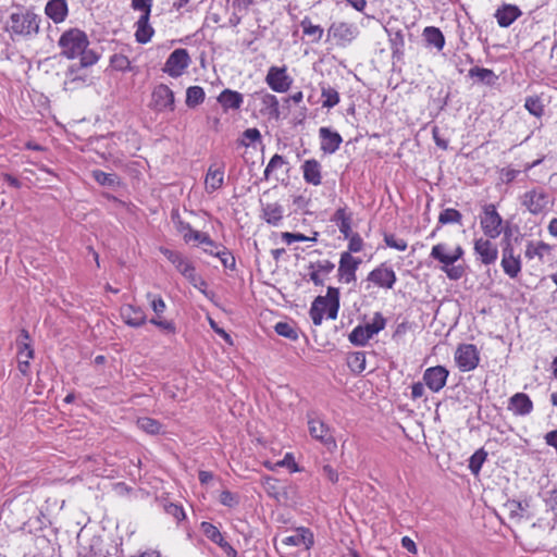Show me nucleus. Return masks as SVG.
<instances>
[{
    "label": "nucleus",
    "instance_id": "nucleus-1",
    "mask_svg": "<svg viewBox=\"0 0 557 557\" xmlns=\"http://www.w3.org/2000/svg\"><path fill=\"white\" fill-rule=\"evenodd\" d=\"M13 11L4 25V30L12 36H20L23 38H30L39 33L41 18L33 10L26 9L23 5H14Z\"/></svg>",
    "mask_w": 557,
    "mask_h": 557
},
{
    "label": "nucleus",
    "instance_id": "nucleus-2",
    "mask_svg": "<svg viewBox=\"0 0 557 557\" xmlns=\"http://www.w3.org/2000/svg\"><path fill=\"white\" fill-rule=\"evenodd\" d=\"M89 41L87 35L77 28L64 32L60 39L59 46L62 51L61 54L67 59H75L88 47Z\"/></svg>",
    "mask_w": 557,
    "mask_h": 557
},
{
    "label": "nucleus",
    "instance_id": "nucleus-3",
    "mask_svg": "<svg viewBox=\"0 0 557 557\" xmlns=\"http://www.w3.org/2000/svg\"><path fill=\"white\" fill-rule=\"evenodd\" d=\"M385 325V318L381 312H375L371 323L358 325L351 331L348 336L349 342L355 346L363 347L375 334L384 330Z\"/></svg>",
    "mask_w": 557,
    "mask_h": 557
},
{
    "label": "nucleus",
    "instance_id": "nucleus-4",
    "mask_svg": "<svg viewBox=\"0 0 557 557\" xmlns=\"http://www.w3.org/2000/svg\"><path fill=\"white\" fill-rule=\"evenodd\" d=\"M308 428L310 435L323 444L329 451L333 453L337 448L332 430L322 420L308 414Z\"/></svg>",
    "mask_w": 557,
    "mask_h": 557
},
{
    "label": "nucleus",
    "instance_id": "nucleus-5",
    "mask_svg": "<svg viewBox=\"0 0 557 557\" xmlns=\"http://www.w3.org/2000/svg\"><path fill=\"white\" fill-rule=\"evenodd\" d=\"M455 361L462 372L474 370L480 361V352L473 344H461L455 352Z\"/></svg>",
    "mask_w": 557,
    "mask_h": 557
},
{
    "label": "nucleus",
    "instance_id": "nucleus-6",
    "mask_svg": "<svg viewBox=\"0 0 557 557\" xmlns=\"http://www.w3.org/2000/svg\"><path fill=\"white\" fill-rule=\"evenodd\" d=\"M191 63L188 51L184 48L175 49L166 59L163 72L171 77H180Z\"/></svg>",
    "mask_w": 557,
    "mask_h": 557
},
{
    "label": "nucleus",
    "instance_id": "nucleus-7",
    "mask_svg": "<svg viewBox=\"0 0 557 557\" xmlns=\"http://www.w3.org/2000/svg\"><path fill=\"white\" fill-rule=\"evenodd\" d=\"M265 83L275 92H286L293 84V78L287 74L286 66H271Z\"/></svg>",
    "mask_w": 557,
    "mask_h": 557
},
{
    "label": "nucleus",
    "instance_id": "nucleus-8",
    "mask_svg": "<svg viewBox=\"0 0 557 557\" xmlns=\"http://www.w3.org/2000/svg\"><path fill=\"white\" fill-rule=\"evenodd\" d=\"M503 219L496 211L494 205H486L484 207V215L481 218V227L483 233L490 238H496L500 234V225Z\"/></svg>",
    "mask_w": 557,
    "mask_h": 557
},
{
    "label": "nucleus",
    "instance_id": "nucleus-9",
    "mask_svg": "<svg viewBox=\"0 0 557 557\" xmlns=\"http://www.w3.org/2000/svg\"><path fill=\"white\" fill-rule=\"evenodd\" d=\"M151 108L158 112L174 110V92L169 86L160 84L154 87L151 95Z\"/></svg>",
    "mask_w": 557,
    "mask_h": 557
},
{
    "label": "nucleus",
    "instance_id": "nucleus-10",
    "mask_svg": "<svg viewBox=\"0 0 557 557\" xmlns=\"http://www.w3.org/2000/svg\"><path fill=\"white\" fill-rule=\"evenodd\" d=\"M522 206L532 214L542 213L548 206L549 197L544 190L532 189L523 194Z\"/></svg>",
    "mask_w": 557,
    "mask_h": 557
},
{
    "label": "nucleus",
    "instance_id": "nucleus-11",
    "mask_svg": "<svg viewBox=\"0 0 557 557\" xmlns=\"http://www.w3.org/2000/svg\"><path fill=\"white\" fill-rule=\"evenodd\" d=\"M448 370L443 366L428 368L423 373V382L433 393L440 392L446 384Z\"/></svg>",
    "mask_w": 557,
    "mask_h": 557
},
{
    "label": "nucleus",
    "instance_id": "nucleus-12",
    "mask_svg": "<svg viewBox=\"0 0 557 557\" xmlns=\"http://www.w3.org/2000/svg\"><path fill=\"white\" fill-rule=\"evenodd\" d=\"M361 264V259L352 257L349 252H342L338 265V278L345 283L356 281V271Z\"/></svg>",
    "mask_w": 557,
    "mask_h": 557
},
{
    "label": "nucleus",
    "instance_id": "nucleus-13",
    "mask_svg": "<svg viewBox=\"0 0 557 557\" xmlns=\"http://www.w3.org/2000/svg\"><path fill=\"white\" fill-rule=\"evenodd\" d=\"M367 280L379 287L391 289L396 283L397 276L392 268H387L385 263H382L368 274Z\"/></svg>",
    "mask_w": 557,
    "mask_h": 557
},
{
    "label": "nucleus",
    "instance_id": "nucleus-14",
    "mask_svg": "<svg viewBox=\"0 0 557 557\" xmlns=\"http://www.w3.org/2000/svg\"><path fill=\"white\" fill-rule=\"evenodd\" d=\"M314 544L313 533L305 527L297 528L295 534L285 536L281 541L282 546H304L306 549H310Z\"/></svg>",
    "mask_w": 557,
    "mask_h": 557
},
{
    "label": "nucleus",
    "instance_id": "nucleus-15",
    "mask_svg": "<svg viewBox=\"0 0 557 557\" xmlns=\"http://www.w3.org/2000/svg\"><path fill=\"white\" fill-rule=\"evenodd\" d=\"M474 252L484 264H492L497 260L498 249L491 240L483 237L474 240Z\"/></svg>",
    "mask_w": 557,
    "mask_h": 557
},
{
    "label": "nucleus",
    "instance_id": "nucleus-16",
    "mask_svg": "<svg viewBox=\"0 0 557 557\" xmlns=\"http://www.w3.org/2000/svg\"><path fill=\"white\" fill-rule=\"evenodd\" d=\"M319 137L321 139L320 149L326 154L336 152L343 143V138L339 133L332 131L329 127H321L319 129Z\"/></svg>",
    "mask_w": 557,
    "mask_h": 557
},
{
    "label": "nucleus",
    "instance_id": "nucleus-17",
    "mask_svg": "<svg viewBox=\"0 0 557 557\" xmlns=\"http://www.w3.org/2000/svg\"><path fill=\"white\" fill-rule=\"evenodd\" d=\"M304 181L312 186L322 184V165L315 159H308L301 164Z\"/></svg>",
    "mask_w": 557,
    "mask_h": 557
},
{
    "label": "nucleus",
    "instance_id": "nucleus-18",
    "mask_svg": "<svg viewBox=\"0 0 557 557\" xmlns=\"http://www.w3.org/2000/svg\"><path fill=\"white\" fill-rule=\"evenodd\" d=\"M500 264L504 272L511 278L517 277L521 271L520 257L513 256V248L510 246V244H508L503 249V258Z\"/></svg>",
    "mask_w": 557,
    "mask_h": 557
},
{
    "label": "nucleus",
    "instance_id": "nucleus-19",
    "mask_svg": "<svg viewBox=\"0 0 557 557\" xmlns=\"http://www.w3.org/2000/svg\"><path fill=\"white\" fill-rule=\"evenodd\" d=\"M121 317L127 325L132 327H139L147 321L145 311L137 306L124 305L121 307Z\"/></svg>",
    "mask_w": 557,
    "mask_h": 557
},
{
    "label": "nucleus",
    "instance_id": "nucleus-20",
    "mask_svg": "<svg viewBox=\"0 0 557 557\" xmlns=\"http://www.w3.org/2000/svg\"><path fill=\"white\" fill-rule=\"evenodd\" d=\"M508 409L516 416H528L533 410V403L524 393H516L509 398Z\"/></svg>",
    "mask_w": 557,
    "mask_h": 557
},
{
    "label": "nucleus",
    "instance_id": "nucleus-21",
    "mask_svg": "<svg viewBox=\"0 0 557 557\" xmlns=\"http://www.w3.org/2000/svg\"><path fill=\"white\" fill-rule=\"evenodd\" d=\"M329 34H331L338 41L349 42L357 36L358 30L354 24L338 22L331 25Z\"/></svg>",
    "mask_w": 557,
    "mask_h": 557
},
{
    "label": "nucleus",
    "instance_id": "nucleus-22",
    "mask_svg": "<svg viewBox=\"0 0 557 557\" xmlns=\"http://www.w3.org/2000/svg\"><path fill=\"white\" fill-rule=\"evenodd\" d=\"M161 252L172 264H174L176 270L184 277H186V275L195 269L193 263L178 251H174V250H171L168 248H162Z\"/></svg>",
    "mask_w": 557,
    "mask_h": 557
},
{
    "label": "nucleus",
    "instance_id": "nucleus-23",
    "mask_svg": "<svg viewBox=\"0 0 557 557\" xmlns=\"http://www.w3.org/2000/svg\"><path fill=\"white\" fill-rule=\"evenodd\" d=\"M205 183L209 193L220 189L224 184V163L212 164L208 169Z\"/></svg>",
    "mask_w": 557,
    "mask_h": 557
},
{
    "label": "nucleus",
    "instance_id": "nucleus-24",
    "mask_svg": "<svg viewBox=\"0 0 557 557\" xmlns=\"http://www.w3.org/2000/svg\"><path fill=\"white\" fill-rule=\"evenodd\" d=\"M389 37V46L392 50V58L396 61H401L405 54V35L401 29L394 30L386 28Z\"/></svg>",
    "mask_w": 557,
    "mask_h": 557
},
{
    "label": "nucleus",
    "instance_id": "nucleus-25",
    "mask_svg": "<svg viewBox=\"0 0 557 557\" xmlns=\"http://www.w3.org/2000/svg\"><path fill=\"white\" fill-rule=\"evenodd\" d=\"M521 14L517 5L504 4L496 10L495 17L500 27H509Z\"/></svg>",
    "mask_w": 557,
    "mask_h": 557
},
{
    "label": "nucleus",
    "instance_id": "nucleus-26",
    "mask_svg": "<svg viewBox=\"0 0 557 557\" xmlns=\"http://www.w3.org/2000/svg\"><path fill=\"white\" fill-rule=\"evenodd\" d=\"M219 103L224 111L237 110L242 107L244 99L243 95L232 89H224L218 97Z\"/></svg>",
    "mask_w": 557,
    "mask_h": 557
},
{
    "label": "nucleus",
    "instance_id": "nucleus-27",
    "mask_svg": "<svg viewBox=\"0 0 557 557\" xmlns=\"http://www.w3.org/2000/svg\"><path fill=\"white\" fill-rule=\"evenodd\" d=\"M45 12L54 23H61L67 15V3L65 0H50L46 4Z\"/></svg>",
    "mask_w": 557,
    "mask_h": 557
},
{
    "label": "nucleus",
    "instance_id": "nucleus-28",
    "mask_svg": "<svg viewBox=\"0 0 557 557\" xmlns=\"http://www.w3.org/2000/svg\"><path fill=\"white\" fill-rule=\"evenodd\" d=\"M149 18L150 17L139 16V18L137 20V22L135 24V26H136L135 39L138 44L145 45V44L149 42L154 34V29L150 25Z\"/></svg>",
    "mask_w": 557,
    "mask_h": 557
},
{
    "label": "nucleus",
    "instance_id": "nucleus-29",
    "mask_svg": "<svg viewBox=\"0 0 557 557\" xmlns=\"http://www.w3.org/2000/svg\"><path fill=\"white\" fill-rule=\"evenodd\" d=\"M329 292L326 296H318L310 308L309 314L314 325H321L323 320V314L326 312L329 307Z\"/></svg>",
    "mask_w": 557,
    "mask_h": 557
},
{
    "label": "nucleus",
    "instance_id": "nucleus-30",
    "mask_svg": "<svg viewBox=\"0 0 557 557\" xmlns=\"http://www.w3.org/2000/svg\"><path fill=\"white\" fill-rule=\"evenodd\" d=\"M468 76L470 78H475L478 83L486 86H493L498 81V76L494 73V71L480 66L471 67L469 70Z\"/></svg>",
    "mask_w": 557,
    "mask_h": 557
},
{
    "label": "nucleus",
    "instance_id": "nucleus-31",
    "mask_svg": "<svg viewBox=\"0 0 557 557\" xmlns=\"http://www.w3.org/2000/svg\"><path fill=\"white\" fill-rule=\"evenodd\" d=\"M283 213L284 209L277 202L267 203L262 207V218L268 224L273 226L280 224L283 219Z\"/></svg>",
    "mask_w": 557,
    "mask_h": 557
},
{
    "label": "nucleus",
    "instance_id": "nucleus-32",
    "mask_svg": "<svg viewBox=\"0 0 557 557\" xmlns=\"http://www.w3.org/2000/svg\"><path fill=\"white\" fill-rule=\"evenodd\" d=\"M423 37L429 46L435 47L438 51H441L445 46V37L437 27H425L423 30Z\"/></svg>",
    "mask_w": 557,
    "mask_h": 557
},
{
    "label": "nucleus",
    "instance_id": "nucleus-33",
    "mask_svg": "<svg viewBox=\"0 0 557 557\" xmlns=\"http://www.w3.org/2000/svg\"><path fill=\"white\" fill-rule=\"evenodd\" d=\"M300 26L304 35L310 37L312 42H319L321 40L324 33L323 28L320 25H313L308 16L301 20Z\"/></svg>",
    "mask_w": 557,
    "mask_h": 557
},
{
    "label": "nucleus",
    "instance_id": "nucleus-34",
    "mask_svg": "<svg viewBox=\"0 0 557 557\" xmlns=\"http://www.w3.org/2000/svg\"><path fill=\"white\" fill-rule=\"evenodd\" d=\"M205 90L200 86H190L186 90V106L189 108H195L203 102L205 100Z\"/></svg>",
    "mask_w": 557,
    "mask_h": 557
},
{
    "label": "nucleus",
    "instance_id": "nucleus-35",
    "mask_svg": "<svg viewBox=\"0 0 557 557\" xmlns=\"http://www.w3.org/2000/svg\"><path fill=\"white\" fill-rule=\"evenodd\" d=\"M430 256L443 263L444 267L454 264V258H451V253H447V247L445 244H437L433 246Z\"/></svg>",
    "mask_w": 557,
    "mask_h": 557
},
{
    "label": "nucleus",
    "instance_id": "nucleus-36",
    "mask_svg": "<svg viewBox=\"0 0 557 557\" xmlns=\"http://www.w3.org/2000/svg\"><path fill=\"white\" fill-rule=\"evenodd\" d=\"M321 97H322V107L331 109L338 104L339 102V94L338 91L331 86H322L321 88Z\"/></svg>",
    "mask_w": 557,
    "mask_h": 557
},
{
    "label": "nucleus",
    "instance_id": "nucleus-37",
    "mask_svg": "<svg viewBox=\"0 0 557 557\" xmlns=\"http://www.w3.org/2000/svg\"><path fill=\"white\" fill-rule=\"evenodd\" d=\"M329 307L326 310L327 318L335 320L339 310V290L336 287H329Z\"/></svg>",
    "mask_w": 557,
    "mask_h": 557
},
{
    "label": "nucleus",
    "instance_id": "nucleus-38",
    "mask_svg": "<svg viewBox=\"0 0 557 557\" xmlns=\"http://www.w3.org/2000/svg\"><path fill=\"white\" fill-rule=\"evenodd\" d=\"M92 177L102 186L114 187L120 184L119 176L115 173H106L101 170H95L92 171Z\"/></svg>",
    "mask_w": 557,
    "mask_h": 557
},
{
    "label": "nucleus",
    "instance_id": "nucleus-39",
    "mask_svg": "<svg viewBox=\"0 0 557 557\" xmlns=\"http://www.w3.org/2000/svg\"><path fill=\"white\" fill-rule=\"evenodd\" d=\"M262 104L264 106V109L267 111V113L275 119V120H278L280 119V103H278V100L277 98L272 95V94H265L263 97H262Z\"/></svg>",
    "mask_w": 557,
    "mask_h": 557
},
{
    "label": "nucleus",
    "instance_id": "nucleus-40",
    "mask_svg": "<svg viewBox=\"0 0 557 557\" xmlns=\"http://www.w3.org/2000/svg\"><path fill=\"white\" fill-rule=\"evenodd\" d=\"M461 221L462 214L454 208L444 209L438 215V224L441 225L461 224Z\"/></svg>",
    "mask_w": 557,
    "mask_h": 557
},
{
    "label": "nucleus",
    "instance_id": "nucleus-41",
    "mask_svg": "<svg viewBox=\"0 0 557 557\" xmlns=\"http://www.w3.org/2000/svg\"><path fill=\"white\" fill-rule=\"evenodd\" d=\"M487 458V453L484 448L478 449L469 459V469L472 474L478 475L482 469L483 463Z\"/></svg>",
    "mask_w": 557,
    "mask_h": 557
},
{
    "label": "nucleus",
    "instance_id": "nucleus-42",
    "mask_svg": "<svg viewBox=\"0 0 557 557\" xmlns=\"http://www.w3.org/2000/svg\"><path fill=\"white\" fill-rule=\"evenodd\" d=\"M137 425L140 430L148 434H158L161 430V423L152 418L143 417L137 420Z\"/></svg>",
    "mask_w": 557,
    "mask_h": 557
},
{
    "label": "nucleus",
    "instance_id": "nucleus-43",
    "mask_svg": "<svg viewBox=\"0 0 557 557\" xmlns=\"http://www.w3.org/2000/svg\"><path fill=\"white\" fill-rule=\"evenodd\" d=\"M274 330L280 336L288 339L296 341L298 338V331L293 323L277 322Z\"/></svg>",
    "mask_w": 557,
    "mask_h": 557
},
{
    "label": "nucleus",
    "instance_id": "nucleus-44",
    "mask_svg": "<svg viewBox=\"0 0 557 557\" xmlns=\"http://www.w3.org/2000/svg\"><path fill=\"white\" fill-rule=\"evenodd\" d=\"M366 354L363 351H356L348 358V367L356 373H361L366 370Z\"/></svg>",
    "mask_w": 557,
    "mask_h": 557
},
{
    "label": "nucleus",
    "instance_id": "nucleus-45",
    "mask_svg": "<svg viewBox=\"0 0 557 557\" xmlns=\"http://www.w3.org/2000/svg\"><path fill=\"white\" fill-rule=\"evenodd\" d=\"M524 108L530 112V114L541 117L544 114V106L542 100L537 96H531L525 99Z\"/></svg>",
    "mask_w": 557,
    "mask_h": 557
},
{
    "label": "nucleus",
    "instance_id": "nucleus-46",
    "mask_svg": "<svg viewBox=\"0 0 557 557\" xmlns=\"http://www.w3.org/2000/svg\"><path fill=\"white\" fill-rule=\"evenodd\" d=\"M200 530L214 544L220 543L223 539V535L220 532V530L210 522H201Z\"/></svg>",
    "mask_w": 557,
    "mask_h": 557
},
{
    "label": "nucleus",
    "instance_id": "nucleus-47",
    "mask_svg": "<svg viewBox=\"0 0 557 557\" xmlns=\"http://www.w3.org/2000/svg\"><path fill=\"white\" fill-rule=\"evenodd\" d=\"M110 65L116 71L125 72L131 70V61L126 55L120 53H115L110 58Z\"/></svg>",
    "mask_w": 557,
    "mask_h": 557
},
{
    "label": "nucleus",
    "instance_id": "nucleus-48",
    "mask_svg": "<svg viewBox=\"0 0 557 557\" xmlns=\"http://www.w3.org/2000/svg\"><path fill=\"white\" fill-rule=\"evenodd\" d=\"M184 239L185 242H189L190 239H194V240H197L199 242L200 244H203V245H207V246H211V247H214L218 249V244H215L208 234L206 233H201L199 231H194L190 233V235L188 234H184Z\"/></svg>",
    "mask_w": 557,
    "mask_h": 557
},
{
    "label": "nucleus",
    "instance_id": "nucleus-49",
    "mask_svg": "<svg viewBox=\"0 0 557 557\" xmlns=\"http://www.w3.org/2000/svg\"><path fill=\"white\" fill-rule=\"evenodd\" d=\"M550 251V246L544 242H540L536 244V246H533L530 244L527 248L525 255L529 258H533L534 256H537L540 259L544 257V253Z\"/></svg>",
    "mask_w": 557,
    "mask_h": 557
},
{
    "label": "nucleus",
    "instance_id": "nucleus-50",
    "mask_svg": "<svg viewBox=\"0 0 557 557\" xmlns=\"http://www.w3.org/2000/svg\"><path fill=\"white\" fill-rule=\"evenodd\" d=\"M384 243L387 247L394 248L398 251H405L408 244L405 239L396 237L394 234H384Z\"/></svg>",
    "mask_w": 557,
    "mask_h": 557
},
{
    "label": "nucleus",
    "instance_id": "nucleus-51",
    "mask_svg": "<svg viewBox=\"0 0 557 557\" xmlns=\"http://www.w3.org/2000/svg\"><path fill=\"white\" fill-rule=\"evenodd\" d=\"M147 298L150 301V307L156 313L157 317H160L166 309V305L161 296L153 295L151 293L147 294Z\"/></svg>",
    "mask_w": 557,
    "mask_h": 557
},
{
    "label": "nucleus",
    "instance_id": "nucleus-52",
    "mask_svg": "<svg viewBox=\"0 0 557 557\" xmlns=\"http://www.w3.org/2000/svg\"><path fill=\"white\" fill-rule=\"evenodd\" d=\"M78 67H76V64H73L69 67L66 72V81L64 83V89H67L69 85H74L76 83H85L86 82V75H78Z\"/></svg>",
    "mask_w": 557,
    "mask_h": 557
},
{
    "label": "nucleus",
    "instance_id": "nucleus-53",
    "mask_svg": "<svg viewBox=\"0 0 557 557\" xmlns=\"http://www.w3.org/2000/svg\"><path fill=\"white\" fill-rule=\"evenodd\" d=\"M214 256L221 260L225 268H235V258L227 248L222 247L221 249L216 250V252H214Z\"/></svg>",
    "mask_w": 557,
    "mask_h": 557
},
{
    "label": "nucleus",
    "instance_id": "nucleus-54",
    "mask_svg": "<svg viewBox=\"0 0 557 557\" xmlns=\"http://www.w3.org/2000/svg\"><path fill=\"white\" fill-rule=\"evenodd\" d=\"M286 163H287V162H286V160L284 159V157H283V156L277 154V153H276V154H274V156L270 159V161H269V163H268V165H267V168H265V170H264V173H263L264 178H265V180H269L270 174H271L274 170H276V169H278V168L283 166V165H284V164H286Z\"/></svg>",
    "mask_w": 557,
    "mask_h": 557
},
{
    "label": "nucleus",
    "instance_id": "nucleus-55",
    "mask_svg": "<svg viewBox=\"0 0 557 557\" xmlns=\"http://www.w3.org/2000/svg\"><path fill=\"white\" fill-rule=\"evenodd\" d=\"M78 70L82 67L91 66L99 60V54H97L94 50H87V48L81 54Z\"/></svg>",
    "mask_w": 557,
    "mask_h": 557
},
{
    "label": "nucleus",
    "instance_id": "nucleus-56",
    "mask_svg": "<svg viewBox=\"0 0 557 557\" xmlns=\"http://www.w3.org/2000/svg\"><path fill=\"white\" fill-rule=\"evenodd\" d=\"M188 282L197 289H199L202 294L207 295V282L196 273V269L189 272L186 277Z\"/></svg>",
    "mask_w": 557,
    "mask_h": 557
},
{
    "label": "nucleus",
    "instance_id": "nucleus-57",
    "mask_svg": "<svg viewBox=\"0 0 557 557\" xmlns=\"http://www.w3.org/2000/svg\"><path fill=\"white\" fill-rule=\"evenodd\" d=\"M153 0H132V8L136 11H140V16L150 17L151 8Z\"/></svg>",
    "mask_w": 557,
    "mask_h": 557
},
{
    "label": "nucleus",
    "instance_id": "nucleus-58",
    "mask_svg": "<svg viewBox=\"0 0 557 557\" xmlns=\"http://www.w3.org/2000/svg\"><path fill=\"white\" fill-rule=\"evenodd\" d=\"M335 268V264L331 262L330 260H321L318 262H311L309 264V269L315 270L319 273L329 274L331 273Z\"/></svg>",
    "mask_w": 557,
    "mask_h": 557
},
{
    "label": "nucleus",
    "instance_id": "nucleus-59",
    "mask_svg": "<svg viewBox=\"0 0 557 557\" xmlns=\"http://www.w3.org/2000/svg\"><path fill=\"white\" fill-rule=\"evenodd\" d=\"M220 503L224 506L232 508L238 505L239 499L236 494L232 493L228 490H225L220 494Z\"/></svg>",
    "mask_w": 557,
    "mask_h": 557
},
{
    "label": "nucleus",
    "instance_id": "nucleus-60",
    "mask_svg": "<svg viewBox=\"0 0 557 557\" xmlns=\"http://www.w3.org/2000/svg\"><path fill=\"white\" fill-rule=\"evenodd\" d=\"M164 510L168 515L172 516L176 521H181L185 518L184 509L173 503H168L164 505Z\"/></svg>",
    "mask_w": 557,
    "mask_h": 557
},
{
    "label": "nucleus",
    "instance_id": "nucleus-61",
    "mask_svg": "<svg viewBox=\"0 0 557 557\" xmlns=\"http://www.w3.org/2000/svg\"><path fill=\"white\" fill-rule=\"evenodd\" d=\"M149 322L168 333H175L176 331L175 324L172 321L161 320L160 317L152 318Z\"/></svg>",
    "mask_w": 557,
    "mask_h": 557
},
{
    "label": "nucleus",
    "instance_id": "nucleus-62",
    "mask_svg": "<svg viewBox=\"0 0 557 557\" xmlns=\"http://www.w3.org/2000/svg\"><path fill=\"white\" fill-rule=\"evenodd\" d=\"M348 238H349V244H348V251L347 252H349L351 255V252H359V251L362 250L363 240H362L361 236L358 233H354Z\"/></svg>",
    "mask_w": 557,
    "mask_h": 557
},
{
    "label": "nucleus",
    "instance_id": "nucleus-63",
    "mask_svg": "<svg viewBox=\"0 0 557 557\" xmlns=\"http://www.w3.org/2000/svg\"><path fill=\"white\" fill-rule=\"evenodd\" d=\"M442 270L447 274L450 280L457 281L465 274V269L461 265L443 267Z\"/></svg>",
    "mask_w": 557,
    "mask_h": 557
},
{
    "label": "nucleus",
    "instance_id": "nucleus-64",
    "mask_svg": "<svg viewBox=\"0 0 557 557\" xmlns=\"http://www.w3.org/2000/svg\"><path fill=\"white\" fill-rule=\"evenodd\" d=\"M101 540L99 537H95L91 541L89 546L88 557H107L106 553L102 550Z\"/></svg>",
    "mask_w": 557,
    "mask_h": 557
}]
</instances>
